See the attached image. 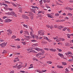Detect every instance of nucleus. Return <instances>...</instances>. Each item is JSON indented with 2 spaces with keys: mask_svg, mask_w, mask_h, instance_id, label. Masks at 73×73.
<instances>
[{
  "mask_svg": "<svg viewBox=\"0 0 73 73\" xmlns=\"http://www.w3.org/2000/svg\"><path fill=\"white\" fill-rule=\"evenodd\" d=\"M69 2L70 3H73V0H70L69 1Z\"/></svg>",
  "mask_w": 73,
  "mask_h": 73,
  "instance_id": "61",
  "label": "nucleus"
},
{
  "mask_svg": "<svg viewBox=\"0 0 73 73\" xmlns=\"http://www.w3.org/2000/svg\"><path fill=\"white\" fill-rule=\"evenodd\" d=\"M40 51H41V52L42 53H45V51H44V50H42V49H40Z\"/></svg>",
  "mask_w": 73,
  "mask_h": 73,
  "instance_id": "26",
  "label": "nucleus"
},
{
  "mask_svg": "<svg viewBox=\"0 0 73 73\" xmlns=\"http://www.w3.org/2000/svg\"><path fill=\"white\" fill-rule=\"evenodd\" d=\"M38 46V44H35L33 45V47H36V46Z\"/></svg>",
  "mask_w": 73,
  "mask_h": 73,
  "instance_id": "18",
  "label": "nucleus"
},
{
  "mask_svg": "<svg viewBox=\"0 0 73 73\" xmlns=\"http://www.w3.org/2000/svg\"><path fill=\"white\" fill-rule=\"evenodd\" d=\"M18 9H19V12H22V8L21 7H19Z\"/></svg>",
  "mask_w": 73,
  "mask_h": 73,
  "instance_id": "17",
  "label": "nucleus"
},
{
  "mask_svg": "<svg viewBox=\"0 0 73 73\" xmlns=\"http://www.w3.org/2000/svg\"><path fill=\"white\" fill-rule=\"evenodd\" d=\"M67 15H68V16H72L73 15L72 14L69 13H68Z\"/></svg>",
  "mask_w": 73,
  "mask_h": 73,
  "instance_id": "29",
  "label": "nucleus"
},
{
  "mask_svg": "<svg viewBox=\"0 0 73 73\" xmlns=\"http://www.w3.org/2000/svg\"><path fill=\"white\" fill-rule=\"evenodd\" d=\"M22 43L23 44V45H25V42H22Z\"/></svg>",
  "mask_w": 73,
  "mask_h": 73,
  "instance_id": "57",
  "label": "nucleus"
},
{
  "mask_svg": "<svg viewBox=\"0 0 73 73\" xmlns=\"http://www.w3.org/2000/svg\"><path fill=\"white\" fill-rule=\"evenodd\" d=\"M5 15H9L11 16L12 15V12L11 13L10 12H8V13H5Z\"/></svg>",
  "mask_w": 73,
  "mask_h": 73,
  "instance_id": "11",
  "label": "nucleus"
},
{
  "mask_svg": "<svg viewBox=\"0 0 73 73\" xmlns=\"http://www.w3.org/2000/svg\"><path fill=\"white\" fill-rule=\"evenodd\" d=\"M43 1L44 3H46V0H43Z\"/></svg>",
  "mask_w": 73,
  "mask_h": 73,
  "instance_id": "60",
  "label": "nucleus"
},
{
  "mask_svg": "<svg viewBox=\"0 0 73 73\" xmlns=\"http://www.w3.org/2000/svg\"><path fill=\"white\" fill-rule=\"evenodd\" d=\"M59 15H60V14L58 13H56L55 14V16L56 17H58L59 16Z\"/></svg>",
  "mask_w": 73,
  "mask_h": 73,
  "instance_id": "24",
  "label": "nucleus"
},
{
  "mask_svg": "<svg viewBox=\"0 0 73 73\" xmlns=\"http://www.w3.org/2000/svg\"><path fill=\"white\" fill-rule=\"evenodd\" d=\"M32 12H33V13H36V12H35V9H32L31 10Z\"/></svg>",
  "mask_w": 73,
  "mask_h": 73,
  "instance_id": "22",
  "label": "nucleus"
},
{
  "mask_svg": "<svg viewBox=\"0 0 73 73\" xmlns=\"http://www.w3.org/2000/svg\"><path fill=\"white\" fill-rule=\"evenodd\" d=\"M44 50H47V51L49 50V49L46 48H44Z\"/></svg>",
  "mask_w": 73,
  "mask_h": 73,
  "instance_id": "37",
  "label": "nucleus"
},
{
  "mask_svg": "<svg viewBox=\"0 0 73 73\" xmlns=\"http://www.w3.org/2000/svg\"><path fill=\"white\" fill-rule=\"evenodd\" d=\"M14 73V70H13L11 71V72L10 73Z\"/></svg>",
  "mask_w": 73,
  "mask_h": 73,
  "instance_id": "64",
  "label": "nucleus"
},
{
  "mask_svg": "<svg viewBox=\"0 0 73 73\" xmlns=\"http://www.w3.org/2000/svg\"><path fill=\"white\" fill-rule=\"evenodd\" d=\"M67 54H71V55H73V54L72 53V52H67Z\"/></svg>",
  "mask_w": 73,
  "mask_h": 73,
  "instance_id": "20",
  "label": "nucleus"
},
{
  "mask_svg": "<svg viewBox=\"0 0 73 73\" xmlns=\"http://www.w3.org/2000/svg\"><path fill=\"white\" fill-rule=\"evenodd\" d=\"M15 41H20V40L19 38H18L17 39H15Z\"/></svg>",
  "mask_w": 73,
  "mask_h": 73,
  "instance_id": "47",
  "label": "nucleus"
},
{
  "mask_svg": "<svg viewBox=\"0 0 73 73\" xmlns=\"http://www.w3.org/2000/svg\"><path fill=\"white\" fill-rule=\"evenodd\" d=\"M30 29L31 30V31L32 32H33V29H32V28H30Z\"/></svg>",
  "mask_w": 73,
  "mask_h": 73,
  "instance_id": "51",
  "label": "nucleus"
},
{
  "mask_svg": "<svg viewBox=\"0 0 73 73\" xmlns=\"http://www.w3.org/2000/svg\"><path fill=\"white\" fill-rule=\"evenodd\" d=\"M21 65L20 64L18 66H17V68H21Z\"/></svg>",
  "mask_w": 73,
  "mask_h": 73,
  "instance_id": "33",
  "label": "nucleus"
},
{
  "mask_svg": "<svg viewBox=\"0 0 73 73\" xmlns=\"http://www.w3.org/2000/svg\"><path fill=\"white\" fill-rule=\"evenodd\" d=\"M70 36H73V34H68L67 35V37L68 38H70Z\"/></svg>",
  "mask_w": 73,
  "mask_h": 73,
  "instance_id": "13",
  "label": "nucleus"
},
{
  "mask_svg": "<svg viewBox=\"0 0 73 73\" xmlns=\"http://www.w3.org/2000/svg\"><path fill=\"white\" fill-rule=\"evenodd\" d=\"M64 28V27L62 26H60L58 27V28H59V29H61L62 28Z\"/></svg>",
  "mask_w": 73,
  "mask_h": 73,
  "instance_id": "19",
  "label": "nucleus"
},
{
  "mask_svg": "<svg viewBox=\"0 0 73 73\" xmlns=\"http://www.w3.org/2000/svg\"><path fill=\"white\" fill-rule=\"evenodd\" d=\"M53 38H54V40H57L58 39V36H56L55 37H53Z\"/></svg>",
  "mask_w": 73,
  "mask_h": 73,
  "instance_id": "21",
  "label": "nucleus"
},
{
  "mask_svg": "<svg viewBox=\"0 0 73 73\" xmlns=\"http://www.w3.org/2000/svg\"><path fill=\"white\" fill-rule=\"evenodd\" d=\"M23 33V30H21L20 31V33L21 34H22Z\"/></svg>",
  "mask_w": 73,
  "mask_h": 73,
  "instance_id": "45",
  "label": "nucleus"
},
{
  "mask_svg": "<svg viewBox=\"0 0 73 73\" xmlns=\"http://www.w3.org/2000/svg\"><path fill=\"white\" fill-rule=\"evenodd\" d=\"M46 27H47V28H50V26L48 25H46Z\"/></svg>",
  "mask_w": 73,
  "mask_h": 73,
  "instance_id": "55",
  "label": "nucleus"
},
{
  "mask_svg": "<svg viewBox=\"0 0 73 73\" xmlns=\"http://www.w3.org/2000/svg\"><path fill=\"white\" fill-rule=\"evenodd\" d=\"M69 57H72V60H73V56H72V55H69Z\"/></svg>",
  "mask_w": 73,
  "mask_h": 73,
  "instance_id": "63",
  "label": "nucleus"
},
{
  "mask_svg": "<svg viewBox=\"0 0 73 73\" xmlns=\"http://www.w3.org/2000/svg\"><path fill=\"white\" fill-rule=\"evenodd\" d=\"M36 72H38V73H42V71H40V70H38L36 71Z\"/></svg>",
  "mask_w": 73,
  "mask_h": 73,
  "instance_id": "34",
  "label": "nucleus"
},
{
  "mask_svg": "<svg viewBox=\"0 0 73 73\" xmlns=\"http://www.w3.org/2000/svg\"><path fill=\"white\" fill-rule=\"evenodd\" d=\"M47 16L48 17H50V18H53V17H52L53 15H52V14H47Z\"/></svg>",
  "mask_w": 73,
  "mask_h": 73,
  "instance_id": "9",
  "label": "nucleus"
},
{
  "mask_svg": "<svg viewBox=\"0 0 73 73\" xmlns=\"http://www.w3.org/2000/svg\"><path fill=\"white\" fill-rule=\"evenodd\" d=\"M58 54L59 56H60L61 57H64V55L62 54L59 53H58Z\"/></svg>",
  "mask_w": 73,
  "mask_h": 73,
  "instance_id": "16",
  "label": "nucleus"
},
{
  "mask_svg": "<svg viewBox=\"0 0 73 73\" xmlns=\"http://www.w3.org/2000/svg\"><path fill=\"white\" fill-rule=\"evenodd\" d=\"M73 61V59H70L68 60V61Z\"/></svg>",
  "mask_w": 73,
  "mask_h": 73,
  "instance_id": "52",
  "label": "nucleus"
},
{
  "mask_svg": "<svg viewBox=\"0 0 73 73\" xmlns=\"http://www.w3.org/2000/svg\"><path fill=\"white\" fill-rule=\"evenodd\" d=\"M43 38H44V39H46L47 41H49L50 42H51V40H50V39H49L48 38V37H45V36H43Z\"/></svg>",
  "mask_w": 73,
  "mask_h": 73,
  "instance_id": "5",
  "label": "nucleus"
},
{
  "mask_svg": "<svg viewBox=\"0 0 73 73\" xmlns=\"http://www.w3.org/2000/svg\"><path fill=\"white\" fill-rule=\"evenodd\" d=\"M58 39L60 40V41H65V39L63 38H59Z\"/></svg>",
  "mask_w": 73,
  "mask_h": 73,
  "instance_id": "25",
  "label": "nucleus"
},
{
  "mask_svg": "<svg viewBox=\"0 0 73 73\" xmlns=\"http://www.w3.org/2000/svg\"><path fill=\"white\" fill-rule=\"evenodd\" d=\"M25 33H27V35H29V32H28V31H25Z\"/></svg>",
  "mask_w": 73,
  "mask_h": 73,
  "instance_id": "35",
  "label": "nucleus"
},
{
  "mask_svg": "<svg viewBox=\"0 0 73 73\" xmlns=\"http://www.w3.org/2000/svg\"><path fill=\"white\" fill-rule=\"evenodd\" d=\"M16 55H20V53H16Z\"/></svg>",
  "mask_w": 73,
  "mask_h": 73,
  "instance_id": "48",
  "label": "nucleus"
},
{
  "mask_svg": "<svg viewBox=\"0 0 73 73\" xmlns=\"http://www.w3.org/2000/svg\"><path fill=\"white\" fill-rule=\"evenodd\" d=\"M8 9L9 10V11H12V10H13V9H12L10 8H8Z\"/></svg>",
  "mask_w": 73,
  "mask_h": 73,
  "instance_id": "54",
  "label": "nucleus"
},
{
  "mask_svg": "<svg viewBox=\"0 0 73 73\" xmlns=\"http://www.w3.org/2000/svg\"><path fill=\"white\" fill-rule=\"evenodd\" d=\"M20 73H25V71H20Z\"/></svg>",
  "mask_w": 73,
  "mask_h": 73,
  "instance_id": "56",
  "label": "nucleus"
},
{
  "mask_svg": "<svg viewBox=\"0 0 73 73\" xmlns=\"http://www.w3.org/2000/svg\"><path fill=\"white\" fill-rule=\"evenodd\" d=\"M40 4V5L42 4V0H41L40 1H39Z\"/></svg>",
  "mask_w": 73,
  "mask_h": 73,
  "instance_id": "31",
  "label": "nucleus"
},
{
  "mask_svg": "<svg viewBox=\"0 0 73 73\" xmlns=\"http://www.w3.org/2000/svg\"><path fill=\"white\" fill-rule=\"evenodd\" d=\"M7 35H11L12 34V31L10 29H9L7 30Z\"/></svg>",
  "mask_w": 73,
  "mask_h": 73,
  "instance_id": "4",
  "label": "nucleus"
},
{
  "mask_svg": "<svg viewBox=\"0 0 73 73\" xmlns=\"http://www.w3.org/2000/svg\"><path fill=\"white\" fill-rule=\"evenodd\" d=\"M3 5H5L6 7H8V5H7L5 4L4 3H3Z\"/></svg>",
  "mask_w": 73,
  "mask_h": 73,
  "instance_id": "44",
  "label": "nucleus"
},
{
  "mask_svg": "<svg viewBox=\"0 0 73 73\" xmlns=\"http://www.w3.org/2000/svg\"><path fill=\"white\" fill-rule=\"evenodd\" d=\"M69 11H72V10H73V8H69Z\"/></svg>",
  "mask_w": 73,
  "mask_h": 73,
  "instance_id": "58",
  "label": "nucleus"
},
{
  "mask_svg": "<svg viewBox=\"0 0 73 73\" xmlns=\"http://www.w3.org/2000/svg\"><path fill=\"white\" fill-rule=\"evenodd\" d=\"M67 29V28L64 27V29H63L62 30L63 31H65L66 29Z\"/></svg>",
  "mask_w": 73,
  "mask_h": 73,
  "instance_id": "32",
  "label": "nucleus"
},
{
  "mask_svg": "<svg viewBox=\"0 0 73 73\" xmlns=\"http://www.w3.org/2000/svg\"><path fill=\"white\" fill-rule=\"evenodd\" d=\"M7 42H6L5 43V42H4V43L0 44V46H1L2 48H4L7 45Z\"/></svg>",
  "mask_w": 73,
  "mask_h": 73,
  "instance_id": "2",
  "label": "nucleus"
},
{
  "mask_svg": "<svg viewBox=\"0 0 73 73\" xmlns=\"http://www.w3.org/2000/svg\"><path fill=\"white\" fill-rule=\"evenodd\" d=\"M38 35L40 36H44V33L43 32V31H40L38 32Z\"/></svg>",
  "mask_w": 73,
  "mask_h": 73,
  "instance_id": "1",
  "label": "nucleus"
},
{
  "mask_svg": "<svg viewBox=\"0 0 73 73\" xmlns=\"http://www.w3.org/2000/svg\"><path fill=\"white\" fill-rule=\"evenodd\" d=\"M12 20H11L9 19H8L5 20L4 21L5 23H9Z\"/></svg>",
  "mask_w": 73,
  "mask_h": 73,
  "instance_id": "7",
  "label": "nucleus"
},
{
  "mask_svg": "<svg viewBox=\"0 0 73 73\" xmlns=\"http://www.w3.org/2000/svg\"><path fill=\"white\" fill-rule=\"evenodd\" d=\"M65 45L66 46H69V43H66L65 44Z\"/></svg>",
  "mask_w": 73,
  "mask_h": 73,
  "instance_id": "30",
  "label": "nucleus"
},
{
  "mask_svg": "<svg viewBox=\"0 0 73 73\" xmlns=\"http://www.w3.org/2000/svg\"><path fill=\"white\" fill-rule=\"evenodd\" d=\"M33 68V66H31L30 67H29V69H31V68Z\"/></svg>",
  "mask_w": 73,
  "mask_h": 73,
  "instance_id": "53",
  "label": "nucleus"
},
{
  "mask_svg": "<svg viewBox=\"0 0 73 73\" xmlns=\"http://www.w3.org/2000/svg\"><path fill=\"white\" fill-rule=\"evenodd\" d=\"M35 37L36 39H38V37L37 36H35Z\"/></svg>",
  "mask_w": 73,
  "mask_h": 73,
  "instance_id": "42",
  "label": "nucleus"
},
{
  "mask_svg": "<svg viewBox=\"0 0 73 73\" xmlns=\"http://www.w3.org/2000/svg\"><path fill=\"white\" fill-rule=\"evenodd\" d=\"M4 41V40H3L1 39H0V41H1V42H3Z\"/></svg>",
  "mask_w": 73,
  "mask_h": 73,
  "instance_id": "40",
  "label": "nucleus"
},
{
  "mask_svg": "<svg viewBox=\"0 0 73 73\" xmlns=\"http://www.w3.org/2000/svg\"><path fill=\"white\" fill-rule=\"evenodd\" d=\"M46 63L48 64H51L52 63V61H48L46 62Z\"/></svg>",
  "mask_w": 73,
  "mask_h": 73,
  "instance_id": "28",
  "label": "nucleus"
},
{
  "mask_svg": "<svg viewBox=\"0 0 73 73\" xmlns=\"http://www.w3.org/2000/svg\"><path fill=\"white\" fill-rule=\"evenodd\" d=\"M56 42H59V41H60V40L57 39L56 40Z\"/></svg>",
  "mask_w": 73,
  "mask_h": 73,
  "instance_id": "46",
  "label": "nucleus"
},
{
  "mask_svg": "<svg viewBox=\"0 0 73 73\" xmlns=\"http://www.w3.org/2000/svg\"><path fill=\"white\" fill-rule=\"evenodd\" d=\"M35 49L36 50H37V51H40V50H41V49L38 47L35 48Z\"/></svg>",
  "mask_w": 73,
  "mask_h": 73,
  "instance_id": "15",
  "label": "nucleus"
},
{
  "mask_svg": "<svg viewBox=\"0 0 73 73\" xmlns=\"http://www.w3.org/2000/svg\"><path fill=\"white\" fill-rule=\"evenodd\" d=\"M33 61H35L36 60V58L35 57L33 58Z\"/></svg>",
  "mask_w": 73,
  "mask_h": 73,
  "instance_id": "41",
  "label": "nucleus"
},
{
  "mask_svg": "<svg viewBox=\"0 0 73 73\" xmlns=\"http://www.w3.org/2000/svg\"><path fill=\"white\" fill-rule=\"evenodd\" d=\"M31 41H32V42H36V40H32Z\"/></svg>",
  "mask_w": 73,
  "mask_h": 73,
  "instance_id": "59",
  "label": "nucleus"
},
{
  "mask_svg": "<svg viewBox=\"0 0 73 73\" xmlns=\"http://www.w3.org/2000/svg\"><path fill=\"white\" fill-rule=\"evenodd\" d=\"M12 38H16V36H12Z\"/></svg>",
  "mask_w": 73,
  "mask_h": 73,
  "instance_id": "49",
  "label": "nucleus"
},
{
  "mask_svg": "<svg viewBox=\"0 0 73 73\" xmlns=\"http://www.w3.org/2000/svg\"><path fill=\"white\" fill-rule=\"evenodd\" d=\"M33 32H32V31H31L30 32V35H31V36H32V37H33V38H34L35 36H34V35H33Z\"/></svg>",
  "mask_w": 73,
  "mask_h": 73,
  "instance_id": "12",
  "label": "nucleus"
},
{
  "mask_svg": "<svg viewBox=\"0 0 73 73\" xmlns=\"http://www.w3.org/2000/svg\"><path fill=\"white\" fill-rule=\"evenodd\" d=\"M66 19L67 20H68L69 19V18H68V17H66L64 19V20H66Z\"/></svg>",
  "mask_w": 73,
  "mask_h": 73,
  "instance_id": "38",
  "label": "nucleus"
},
{
  "mask_svg": "<svg viewBox=\"0 0 73 73\" xmlns=\"http://www.w3.org/2000/svg\"><path fill=\"white\" fill-rule=\"evenodd\" d=\"M50 50L52 51V52H56V49H53V48H50Z\"/></svg>",
  "mask_w": 73,
  "mask_h": 73,
  "instance_id": "14",
  "label": "nucleus"
},
{
  "mask_svg": "<svg viewBox=\"0 0 73 73\" xmlns=\"http://www.w3.org/2000/svg\"><path fill=\"white\" fill-rule=\"evenodd\" d=\"M7 17L5 16L3 17V19H6Z\"/></svg>",
  "mask_w": 73,
  "mask_h": 73,
  "instance_id": "39",
  "label": "nucleus"
},
{
  "mask_svg": "<svg viewBox=\"0 0 73 73\" xmlns=\"http://www.w3.org/2000/svg\"><path fill=\"white\" fill-rule=\"evenodd\" d=\"M42 13V11H38V13L40 14L41 13Z\"/></svg>",
  "mask_w": 73,
  "mask_h": 73,
  "instance_id": "50",
  "label": "nucleus"
},
{
  "mask_svg": "<svg viewBox=\"0 0 73 73\" xmlns=\"http://www.w3.org/2000/svg\"><path fill=\"white\" fill-rule=\"evenodd\" d=\"M22 17L23 19H29V17L28 16L25 15H22Z\"/></svg>",
  "mask_w": 73,
  "mask_h": 73,
  "instance_id": "6",
  "label": "nucleus"
},
{
  "mask_svg": "<svg viewBox=\"0 0 73 73\" xmlns=\"http://www.w3.org/2000/svg\"><path fill=\"white\" fill-rule=\"evenodd\" d=\"M46 3H49L50 2V0H46Z\"/></svg>",
  "mask_w": 73,
  "mask_h": 73,
  "instance_id": "62",
  "label": "nucleus"
},
{
  "mask_svg": "<svg viewBox=\"0 0 73 73\" xmlns=\"http://www.w3.org/2000/svg\"><path fill=\"white\" fill-rule=\"evenodd\" d=\"M11 16H14L15 17H17V15L13 11L12 12Z\"/></svg>",
  "mask_w": 73,
  "mask_h": 73,
  "instance_id": "8",
  "label": "nucleus"
},
{
  "mask_svg": "<svg viewBox=\"0 0 73 73\" xmlns=\"http://www.w3.org/2000/svg\"><path fill=\"white\" fill-rule=\"evenodd\" d=\"M30 52H32V53H37V52H36V51L35 50H32L30 51Z\"/></svg>",
  "mask_w": 73,
  "mask_h": 73,
  "instance_id": "23",
  "label": "nucleus"
},
{
  "mask_svg": "<svg viewBox=\"0 0 73 73\" xmlns=\"http://www.w3.org/2000/svg\"><path fill=\"white\" fill-rule=\"evenodd\" d=\"M43 55V54L41 52H39L36 55V57H38V56H39L40 55Z\"/></svg>",
  "mask_w": 73,
  "mask_h": 73,
  "instance_id": "10",
  "label": "nucleus"
},
{
  "mask_svg": "<svg viewBox=\"0 0 73 73\" xmlns=\"http://www.w3.org/2000/svg\"><path fill=\"white\" fill-rule=\"evenodd\" d=\"M62 64L63 65H66L67 64L66 62H62Z\"/></svg>",
  "mask_w": 73,
  "mask_h": 73,
  "instance_id": "27",
  "label": "nucleus"
},
{
  "mask_svg": "<svg viewBox=\"0 0 73 73\" xmlns=\"http://www.w3.org/2000/svg\"><path fill=\"white\" fill-rule=\"evenodd\" d=\"M12 4L14 7H20L21 5H19L18 4H17L16 5L14 3H12Z\"/></svg>",
  "mask_w": 73,
  "mask_h": 73,
  "instance_id": "3",
  "label": "nucleus"
},
{
  "mask_svg": "<svg viewBox=\"0 0 73 73\" xmlns=\"http://www.w3.org/2000/svg\"><path fill=\"white\" fill-rule=\"evenodd\" d=\"M66 9H67L68 10H69V7H67L65 8Z\"/></svg>",
  "mask_w": 73,
  "mask_h": 73,
  "instance_id": "43",
  "label": "nucleus"
},
{
  "mask_svg": "<svg viewBox=\"0 0 73 73\" xmlns=\"http://www.w3.org/2000/svg\"><path fill=\"white\" fill-rule=\"evenodd\" d=\"M57 49L59 50V52H62V50H61V49H59L58 48H57Z\"/></svg>",
  "mask_w": 73,
  "mask_h": 73,
  "instance_id": "36",
  "label": "nucleus"
}]
</instances>
